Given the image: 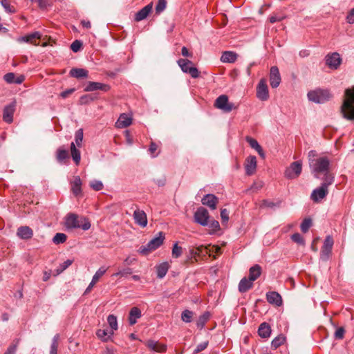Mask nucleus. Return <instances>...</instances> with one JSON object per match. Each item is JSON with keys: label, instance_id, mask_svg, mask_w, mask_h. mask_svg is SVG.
Listing matches in <instances>:
<instances>
[{"label": "nucleus", "instance_id": "a878e982", "mask_svg": "<svg viewBox=\"0 0 354 354\" xmlns=\"http://www.w3.org/2000/svg\"><path fill=\"white\" fill-rule=\"evenodd\" d=\"M142 313L138 307L131 308L129 314V323L131 326L134 325L137 322V319L140 318Z\"/></svg>", "mask_w": 354, "mask_h": 354}, {"label": "nucleus", "instance_id": "052dcab7", "mask_svg": "<svg viewBox=\"0 0 354 354\" xmlns=\"http://www.w3.org/2000/svg\"><path fill=\"white\" fill-rule=\"evenodd\" d=\"M19 343V339L15 341V343L12 344L5 352L4 354H15Z\"/></svg>", "mask_w": 354, "mask_h": 354}, {"label": "nucleus", "instance_id": "c85d7f7f", "mask_svg": "<svg viewBox=\"0 0 354 354\" xmlns=\"http://www.w3.org/2000/svg\"><path fill=\"white\" fill-rule=\"evenodd\" d=\"M131 124V118L127 114L122 113L116 122V126L118 128H125Z\"/></svg>", "mask_w": 354, "mask_h": 354}, {"label": "nucleus", "instance_id": "20e7f679", "mask_svg": "<svg viewBox=\"0 0 354 354\" xmlns=\"http://www.w3.org/2000/svg\"><path fill=\"white\" fill-rule=\"evenodd\" d=\"M164 239V233L160 232L158 235L153 238L147 244L142 245L138 252L142 255H148L150 252L158 248L163 243Z\"/></svg>", "mask_w": 354, "mask_h": 354}, {"label": "nucleus", "instance_id": "338daca9", "mask_svg": "<svg viewBox=\"0 0 354 354\" xmlns=\"http://www.w3.org/2000/svg\"><path fill=\"white\" fill-rule=\"evenodd\" d=\"M346 22L353 24H354V8H352L348 13L346 17Z\"/></svg>", "mask_w": 354, "mask_h": 354}, {"label": "nucleus", "instance_id": "58836bf2", "mask_svg": "<svg viewBox=\"0 0 354 354\" xmlns=\"http://www.w3.org/2000/svg\"><path fill=\"white\" fill-rule=\"evenodd\" d=\"M96 335L99 338L102 339L103 341H107L108 339L113 335V331L109 332L107 330L105 329H99L97 330Z\"/></svg>", "mask_w": 354, "mask_h": 354}, {"label": "nucleus", "instance_id": "4d7b16f0", "mask_svg": "<svg viewBox=\"0 0 354 354\" xmlns=\"http://www.w3.org/2000/svg\"><path fill=\"white\" fill-rule=\"evenodd\" d=\"M209 228L212 230V232H211L209 234H213L217 230L220 229V225L219 223L217 221L213 220L208 223V225Z\"/></svg>", "mask_w": 354, "mask_h": 354}, {"label": "nucleus", "instance_id": "603ef678", "mask_svg": "<svg viewBox=\"0 0 354 354\" xmlns=\"http://www.w3.org/2000/svg\"><path fill=\"white\" fill-rule=\"evenodd\" d=\"M183 253V248L178 245V243H176L172 248V256L174 258H178Z\"/></svg>", "mask_w": 354, "mask_h": 354}, {"label": "nucleus", "instance_id": "f8f14e48", "mask_svg": "<svg viewBox=\"0 0 354 354\" xmlns=\"http://www.w3.org/2000/svg\"><path fill=\"white\" fill-rule=\"evenodd\" d=\"M110 86L109 84L96 82H88L84 88V91L91 92L97 90H100L106 92L110 90Z\"/></svg>", "mask_w": 354, "mask_h": 354}, {"label": "nucleus", "instance_id": "f3484780", "mask_svg": "<svg viewBox=\"0 0 354 354\" xmlns=\"http://www.w3.org/2000/svg\"><path fill=\"white\" fill-rule=\"evenodd\" d=\"M257 168V158L254 156H250L245 160V169L248 176L252 175Z\"/></svg>", "mask_w": 354, "mask_h": 354}, {"label": "nucleus", "instance_id": "72a5a7b5", "mask_svg": "<svg viewBox=\"0 0 354 354\" xmlns=\"http://www.w3.org/2000/svg\"><path fill=\"white\" fill-rule=\"evenodd\" d=\"M259 335L263 338H268L271 334V328L268 324L262 323L258 330Z\"/></svg>", "mask_w": 354, "mask_h": 354}, {"label": "nucleus", "instance_id": "09e8293b", "mask_svg": "<svg viewBox=\"0 0 354 354\" xmlns=\"http://www.w3.org/2000/svg\"><path fill=\"white\" fill-rule=\"evenodd\" d=\"M73 261L71 259H67L64 262H63L57 269V273L60 274L63 271H64L66 268H68L72 263Z\"/></svg>", "mask_w": 354, "mask_h": 354}, {"label": "nucleus", "instance_id": "c756f323", "mask_svg": "<svg viewBox=\"0 0 354 354\" xmlns=\"http://www.w3.org/2000/svg\"><path fill=\"white\" fill-rule=\"evenodd\" d=\"M71 191L75 196H78L82 193V180L80 176L74 177L71 183Z\"/></svg>", "mask_w": 354, "mask_h": 354}, {"label": "nucleus", "instance_id": "6e6552de", "mask_svg": "<svg viewBox=\"0 0 354 354\" xmlns=\"http://www.w3.org/2000/svg\"><path fill=\"white\" fill-rule=\"evenodd\" d=\"M194 217L195 222L201 225L207 226L208 225L209 212L203 207H200L197 209Z\"/></svg>", "mask_w": 354, "mask_h": 354}, {"label": "nucleus", "instance_id": "4c0bfd02", "mask_svg": "<svg viewBox=\"0 0 354 354\" xmlns=\"http://www.w3.org/2000/svg\"><path fill=\"white\" fill-rule=\"evenodd\" d=\"M286 341V337L282 335V334H280L277 337H276L271 342V346L272 347H273L274 349L277 348L278 347H279L280 346H281L282 344H283V343L285 342Z\"/></svg>", "mask_w": 354, "mask_h": 354}, {"label": "nucleus", "instance_id": "5fc2aeb1", "mask_svg": "<svg viewBox=\"0 0 354 354\" xmlns=\"http://www.w3.org/2000/svg\"><path fill=\"white\" fill-rule=\"evenodd\" d=\"M292 240L299 244L304 245L305 244V241L302 236L299 233H295L291 236Z\"/></svg>", "mask_w": 354, "mask_h": 354}, {"label": "nucleus", "instance_id": "473e14b6", "mask_svg": "<svg viewBox=\"0 0 354 354\" xmlns=\"http://www.w3.org/2000/svg\"><path fill=\"white\" fill-rule=\"evenodd\" d=\"M261 274V268L259 265L256 264L250 268L248 278L252 281H254L260 277Z\"/></svg>", "mask_w": 354, "mask_h": 354}, {"label": "nucleus", "instance_id": "f03ea898", "mask_svg": "<svg viewBox=\"0 0 354 354\" xmlns=\"http://www.w3.org/2000/svg\"><path fill=\"white\" fill-rule=\"evenodd\" d=\"M309 165L315 178H319L320 174L328 171L330 161L326 157L309 159Z\"/></svg>", "mask_w": 354, "mask_h": 354}, {"label": "nucleus", "instance_id": "6e6d98bb", "mask_svg": "<svg viewBox=\"0 0 354 354\" xmlns=\"http://www.w3.org/2000/svg\"><path fill=\"white\" fill-rule=\"evenodd\" d=\"M333 244L334 241L333 238L330 236H327L324 241L322 248L332 250Z\"/></svg>", "mask_w": 354, "mask_h": 354}, {"label": "nucleus", "instance_id": "bb28decb", "mask_svg": "<svg viewBox=\"0 0 354 354\" xmlns=\"http://www.w3.org/2000/svg\"><path fill=\"white\" fill-rule=\"evenodd\" d=\"M70 75L77 79L87 78L88 71L84 68H73L69 73Z\"/></svg>", "mask_w": 354, "mask_h": 354}, {"label": "nucleus", "instance_id": "2f4dec72", "mask_svg": "<svg viewBox=\"0 0 354 354\" xmlns=\"http://www.w3.org/2000/svg\"><path fill=\"white\" fill-rule=\"evenodd\" d=\"M70 148H71V157H72L73 161L75 162V165H78L81 160V153H80V150L75 146V144L74 143V142H72L71 143Z\"/></svg>", "mask_w": 354, "mask_h": 354}, {"label": "nucleus", "instance_id": "79ce46f5", "mask_svg": "<svg viewBox=\"0 0 354 354\" xmlns=\"http://www.w3.org/2000/svg\"><path fill=\"white\" fill-rule=\"evenodd\" d=\"M59 338V335L58 334L55 335L53 337L52 343L50 345V354H57Z\"/></svg>", "mask_w": 354, "mask_h": 354}, {"label": "nucleus", "instance_id": "c9c22d12", "mask_svg": "<svg viewBox=\"0 0 354 354\" xmlns=\"http://www.w3.org/2000/svg\"><path fill=\"white\" fill-rule=\"evenodd\" d=\"M168 270L169 264L167 262H164L158 265L156 268L158 278L162 279L167 274Z\"/></svg>", "mask_w": 354, "mask_h": 354}, {"label": "nucleus", "instance_id": "a19ab883", "mask_svg": "<svg viewBox=\"0 0 354 354\" xmlns=\"http://www.w3.org/2000/svg\"><path fill=\"white\" fill-rule=\"evenodd\" d=\"M83 129H78L75 133V146L78 147H82V140H83Z\"/></svg>", "mask_w": 354, "mask_h": 354}, {"label": "nucleus", "instance_id": "13d9d810", "mask_svg": "<svg viewBox=\"0 0 354 354\" xmlns=\"http://www.w3.org/2000/svg\"><path fill=\"white\" fill-rule=\"evenodd\" d=\"M166 0H158L156 6V12L157 13H160L162 12L166 8Z\"/></svg>", "mask_w": 354, "mask_h": 354}, {"label": "nucleus", "instance_id": "412c9836", "mask_svg": "<svg viewBox=\"0 0 354 354\" xmlns=\"http://www.w3.org/2000/svg\"><path fill=\"white\" fill-rule=\"evenodd\" d=\"M17 235L21 239H30L33 236L32 230L28 226H21L17 229Z\"/></svg>", "mask_w": 354, "mask_h": 354}, {"label": "nucleus", "instance_id": "0e129e2a", "mask_svg": "<svg viewBox=\"0 0 354 354\" xmlns=\"http://www.w3.org/2000/svg\"><path fill=\"white\" fill-rule=\"evenodd\" d=\"M345 330L343 327L338 328L335 332V337L337 339H342L344 337Z\"/></svg>", "mask_w": 354, "mask_h": 354}, {"label": "nucleus", "instance_id": "423d86ee", "mask_svg": "<svg viewBox=\"0 0 354 354\" xmlns=\"http://www.w3.org/2000/svg\"><path fill=\"white\" fill-rule=\"evenodd\" d=\"M177 63L183 73L189 74L192 78L199 77L200 72L197 68L194 66L192 61L187 59H179Z\"/></svg>", "mask_w": 354, "mask_h": 354}, {"label": "nucleus", "instance_id": "37998d69", "mask_svg": "<svg viewBox=\"0 0 354 354\" xmlns=\"http://www.w3.org/2000/svg\"><path fill=\"white\" fill-rule=\"evenodd\" d=\"M107 322L111 328V331L113 332V330L118 329L117 317L115 315H109L107 317Z\"/></svg>", "mask_w": 354, "mask_h": 354}, {"label": "nucleus", "instance_id": "e433bc0d", "mask_svg": "<svg viewBox=\"0 0 354 354\" xmlns=\"http://www.w3.org/2000/svg\"><path fill=\"white\" fill-rule=\"evenodd\" d=\"M324 174V182L321 184V185H322L326 189H328V186L333 183L334 176L329 171H327Z\"/></svg>", "mask_w": 354, "mask_h": 354}, {"label": "nucleus", "instance_id": "69168bd1", "mask_svg": "<svg viewBox=\"0 0 354 354\" xmlns=\"http://www.w3.org/2000/svg\"><path fill=\"white\" fill-rule=\"evenodd\" d=\"M32 40V38H30V34L20 37L17 39V41L19 42H26L33 44L34 45H38L37 44L33 43Z\"/></svg>", "mask_w": 354, "mask_h": 354}, {"label": "nucleus", "instance_id": "4be33fe9", "mask_svg": "<svg viewBox=\"0 0 354 354\" xmlns=\"http://www.w3.org/2000/svg\"><path fill=\"white\" fill-rule=\"evenodd\" d=\"M153 8L152 3L147 5L135 15V21H140L147 17L149 13L151 12Z\"/></svg>", "mask_w": 354, "mask_h": 354}, {"label": "nucleus", "instance_id": "864d4df0", "mask_svg": "<svg viewBox=\"0 0 354 354\" xmlns=\"http://www.w3.org/2000/svg\"><path fill=\"white\" fill-rule=\"evenodd\" d=\"M331 251L332 250L330 249L322 248L320 252V259L324 261H326L330 256Z\"/></svg>", "mask_w": 354, "mask_h": 354}, {"label": "nucleus", "instance_id": "1a4fd4ad", "mask_svg": "<svg viewBox=\"0 0 354 354\" xmlns=\"http://www.w3.org/2000/svg\"><path fill=\"white\" fill-rule=\"evenodd\" d=\"M214 105L216 108L227 113L230 112L234 108V104L229 102L228 97L225 95L218 97Z\"/></svg>", "mask_w": 354, "mask_h": 354}, {"label": "nucleus", "instance_id": "bf43d9fd", "mask_svg": "<svg viewBox=\"0 0 354 354\" xmlns=\"http://www.w3.org/2000/svg\"><path fill=\"white\" fill-rule=\"evenodd\" d=\"M132 273V269L130 268H124L120 270L118 272L114 274V276L127 277Z\"/></svg>", "mask_w": 354, "mask_h": 354}, {"label": "nucleus", "instance_id": "e2e57ef3", "mask_svg": "<svg viewBox=\"0 0 354 354\" xmlns=\"http://www.w3.org/2000/svg\"><path fill=\"white\" fill-rule=\"evenodd\" d=\"M207 346H208L207 341L200 343L199 344L197 345L196 348L194 351V354L198 353L199 352L205 350L207 347Z\"/></svg>", "mask_w": 354, "mask_h": 354}, {"label": "nucleus", "instance_id": "393cba45", "mask_svg": "<svg viewBox=\"0 0 354 354\" xmlns=\"http://www.w3.org/2000/svg\"><path fill=\"white\" fill-rule=\"evenodd\" d=\"M147 346L151 351L163 353L167 350V346L165 344H160L154 340H149L147 342Z\"/></svg>", "mask_w": 354, "mask_h": 354}, {"label": "nucleus", "instance_id": "3c124183", "mask_svg": "<svg viewBox=\"0 0 354 354\" xmlns=\"http://www.w3.org/2000/svg\"><path fill=\"white\" fill-rule=\"evenodd\" d=\"M91 187L95 191H100L103 189V183L98 180H93L90 183Z\"/></svg>", "mask_w": 354, "mask_h": 354}, {"label": "nucleus", "instance_id": "c03bdc74", "mask_svg": "<svg viewBox=\"0 0 354 354\" xmlns=\"http://www.w3.org/2000/svg\"><path fill=\"white\" fill-rule=\"evenodd\" d=\"M67 236L64 233H57L53 238V241L55 244L63 243L66 241Z\"/></svg>", "mask_w": 354, "mask_h": 354}, {"label": "nucleus", "instance_id": "de8ad7c7", "mask_svg": "<svg viewBox=\"0 0 354 354\" xmlns=\"http://www.w3.org/2000/svg\"><path fill=\"white\" fill-rule=\"evenodd\" d=\"M312 226V219L310 218H306L301 224V230L306 233L308 231L310 227Z\"/></svg>", "mask_w": 354, "mask_h": 354}, {"label": "nucleus", "instance_id": "0eeeda50", "mask_svg": "<svg viewBox=\"0 0 354 354\" xmlns=\"http://www.w3.org/2000/svg\"><path fill=\"white\" fill-rule=\"evenodd\" d=\"M302 163L301 161H295L286 168L284 176L288 179L297 178L301 173Z\"/></svg>", "mask_w": 354, "mask_h": 354}, {"label": "nucleus", "instance_id": "7c9ffc66", "mask_svg": "<svg viewBox=\"0 0 354 354\" xmlns=\"http://www.w3.org/2000/svg\"><path fill=\"white\" fill-rule=\"evenodd\" d=\"M237 59V54L232 51H225L221 57V61L223 63H234Z\"/></svg>", "mask_w": 354, "mask_h": 354}, {"label": "nucleus", "instance_id": "f257e3e1", "mask_svg": "<svg viewBox=\"0 0 354 354\" xmlns=\"http://www.w3.org/2000/svg\"><path fill=\"white\" fill-rule=\"evenodd\" d=\"M341 112L344 118L349 120H354V86L345 90Z\"/></svg>", "mask_w": 354, "mask_h": 354}, {"label": "nucleus", "instance_id": "49530a36", "mask_svg": "<svg viewBox=\"0 0 354 354\" xmlns=\"http://www.w3.org/2000/svg\"><path fill=\"white\" fill-rule=\"evenodd\" d=\"M97 97L92 94H86L82 95L80 99L81 104H86L94 101Z\"/></svg>", "mask_w": 354, "mask_h": 354}, {"label": "nucleus", "instance_id": "9b49d317", "mask_svg": "<svg viewBox=\"0 0 354 354\" xmlns=\"http://www.w3.org/2000/svg\"><path fill=\"white\" fill-rule=\"evenodd\" d=\"M326 64L330 68L337 69L340 65L342 59L337 53L328 54L326 56Z\"/></svg>", "mask_w": 354, "mask_h": 354}, {"label": "nucleus", "instance_id": "aec40b11", "mask_svg": "<svg viewBox=\"0 0 354 354\" xmlns=\"http://www.w3.org/2000/svg\"><path fill=\"white\" fill-rule=\"evenodd\" d=\"M266 299L271 304L277 306H281L283 304L281 296L275 291H271L266 293Z\"/></svg>", "mask_w": 354, "mask_h": 354}, {"label": "nucleus", "instance_id": "dca6fc26", "mask_svg": "<svg viewBox=\"0 0 354 354\" xmlns=\"http://www.w3.org/2000/svg\"><path fill=\"white\" fill-rule=\"evenodd\" d=\"M203 205L209 207L211 209H215L218 203V198L214 194H207L201 200Z\"/></svg>", "mask_w": 354, "mask_h": 354}, {"label": "nucleus", "instance_id": "8fccbe9b", "mask_svg": "<svg viewBox=\"0 0 354 354\" xmlns=\"http://www.w3.org/2000/svg\"><path fill=\"white\" fill-rule=\"evenodd\" d=\"M246 141L250 145V146L256 151L260 149V148L261 147V145L258 143V142L251 137H246Z\"/></svg>", "mask_w": 354, "mask_h": 354}, {"label": "nucleus", "instance_id": "774afa93", "mask_svg": "<svg viewBox=\"0 0 354 354\" xmlns=\"http://www.w3.org/2000/svg\"><path fill=\"white\" fill-rule=\"evenodd\" d=\"M221 217L223 222H227L229 220L228 211L226 209H222L221 211Z\"/></svg>", "mask_w": 354, "mask_h": 354}, {"label": "nucleus", "instance_id": "ddd939ff", "mask_svg": "<svg viewBox=\"0 0 354 354\" xmlns=\"http://www.w3.org/2000/svg\"><path fill=\"white\" fill-rule=\"evenodd\" d=\"M281 83V75L277 66H272L270 72V84L272 88H277Z\"/></svg>", "mask_w": 354, "mask_h": 354}, {"label": "nucleus", "instance_id": "ea45409f", "mask_svg": "<svg viewBox=\"0 0 354 354\" xmlns=\"http://www.w3.org/2000/svg\"><path fill=\"white\" fill-rule=\"evenodd\" d=\"M194 313L189 310H185L181 313V319L185 323H190L192 321Z\"/></svg>", "mask_w": 354, "mask_h": 354}, {"label": "nucleus", "instance_id": "6ab92c4d", "mask_svg": "<svg viewBox=\"0 0 354 354\" xmlns=\"http://www.w3.org/2000/svg\"><path fill=\"white\" fill-rule=\"evenodd\" d=\"M133 218L136 223L144 227L147 225V218L143 210L136 209L133 212Z\"/></svg>", "mask_w": 354, "mask_h": 354}, {"label": "nucleus", "instance_id": "a211bd4d", "mask_svg": "<svg viewBox=\"0 0 354 354\" xmlns=\"http://www.w3.org/2000/svg\"><path fill=\"white\" fill-rule=\"evenodd\" d=\"M55 158L58 163L61 165L66 164V160L69 158V153L67 149L63 146L57 148L55 152Z\"/></svg>", "mask_w": 354, "mask_h": 354}, {"label": "nucleus", "instance_id": "b1692460", "mask_svg": "<svg viewBox=\"0 0 354 354\" xmlns=\"http://www.w3.org/2000/svg\"><path fill=\"white\" fill-rule=\"evenodd\" d=\"M106 269L104 267L100 268L95 274L93 275L92 280L91 283H89L88 286L86 288L85 290V293H88L91 291V290L93 288V287L95 286V284L97 282V281L100 279L101 277L104 275V274L106 272Z\"/></svg>", "mask_w": 354, "mask_h": 354}, {"label": "nucleus", "instance_id": "9d476101", "mask_svg": "<svg viewBox=\"0 0 354 354\" xmlns=\"http://www.w3.org/2000/svg\"><path fill=\"white\" fill-rule=\"evenodd\" d=\"M257 97L261 101H266L269 98L268 87L264 79H261L257 85Z\"/></svg>", "mask_w": 354, "mask_h": 354}, {"label": "nucleus", "instance_id": "2eb2a0df", "mask_svg": "<svg viewBox=\"0 0 354 354\" xmlns=\"http://www.w3.org/2000/svg\"><path fill=\"white\" fill-rule=\"evenodd\" d=\"M15 109V102H12L4 107L3 112V120L4 122L8 124L12 122Z\"/></svg>", "mask_w": 354, "mask_h": 354}, {"label": "nucleus", "instance_id": "a18cd8bd", "mask_svg": "<svg viewBox=\"0 0 354 354\" xmlns=\"http://www.w3.org/2000/svg\"><path fill=\"white\" fill-rule=\"evenodd\" d=\"M1 4L4 8L5 11L8 13H15L16 12L14 6H11L8 0H1Z\"/></svg>", "mask_w": 354, "mask_h": 354}, {"label": "nucleus", "instance_id": "4468645a", "mask_svg": "<svg viewBox=\"0 0 354 354\" xmlns=\"http://www.w3.org/2000/svg\"><path fill=\"white\" fill-rule=\"evenodd\" d=\"M328 194V189H326L322 185L315 189L311 193L310 198L314 202H319L324 198Z\"/></svg>", "mask_w": 354, "mask_h": 354}, {"label": "nucleus", "instance_id": "680f3d73", "mask_svg": "<svg viewBox=\"0 0 354 354\" xmlns=\"http://www.w3.org/2000/svg\"><path fill=\"white\" fill-rule=\"evenodd\" d=\"M82 46V43L80 40L74 41L71 45V49L74 52H78Z\"/></svg>", "mask_w": 354, "mask_h": 354}, {"label": "nucleus", "instance_id": "cd10ccee", "mask_svg": "<svg viewBox=\"0 0 354 354\" xmlns=\"http://www.w3.org/2000/svg\"><path fill=\"white\" fill-rule=\"evenodd\" d=\"M253 286V281L249 278L243 277L239 283V290L241 293L246 292Z\"/></svg>", "mask_w": 354, "mask_h": 354}, {"label": "nucleus", "instance_id": "5701e85b", "mask_svg": "<svg viewBox=\"0 0 354 354\" xmlns=\"http://www.w3.org/2000/svg\"><path fill=\"white\" fill-rule=\"evenodd\" d=\"M24 75L16 77L14 73H8L3 76V80L8 84H20L24 81Z\"/></svg>", "mask_w": 354, "mask_h": 354}, {"label": "nucleus", "instance_id": "7ed1b4c3", "mask_svg": "<svg viewBox=\"0 0 354 354\" xmlns=\"http://www.w3.org/2000/svg\"><path fill=\"white\" fill-rule=\"evenodd\" d=\"M65 226L68 229L82 228L88 230L91 227L90 222L85 218L79 220L77 215L68 214L65 218Z\"/></svg>", "mask_w": 354, "mask_h": 354}, {"label": "nucleus", "instance_id": "39448f33", "mask_svg": "<svg viewBox=\"0 0 354 354\" xmlns=\"http://www.w3.org/2000/svg\"><path fill=\"white\" fill-rule=\"evenodd\" d=\"M331 95L328 90L317 89L308 93V98L310 101L315 103L322 104L329 100Z\"/></svg>", "mask_w": 354, "mask_h": 354}, {"label": "nucleus", "instance_id": "f704fd0d", "mask_svg": "<svg viewBox=\"0 0 354 354\" xmlns=\"http://www.w3.org/2000/svg\"><path fill=\"white\" fill-rule=\"evenodd\" d=\"M211 317V314L209 312L206 311L203 313L196 321V326L199 329H203L206 324V322Z\"/></svg>", "mask_w": 354, "mask_h": 354}]
</instances>
